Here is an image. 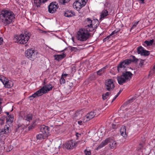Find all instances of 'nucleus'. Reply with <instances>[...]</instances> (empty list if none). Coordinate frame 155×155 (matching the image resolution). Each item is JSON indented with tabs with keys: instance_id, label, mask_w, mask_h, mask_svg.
Instances as JSON below:
<instances>
[{
	"instance_id": "7c9ffc66",
	"label": "nucleus",
	"mask_w": 155,
	"mask_h": 155,
	"mask_svg": "<svg viewBox=\"0 0 155 155\" xmlns=\"http://www.w3.org/2000/svg\"><path fill=\"white\" fill-rule=\"evenodd\" d=\"M34 2L35 5H36L37 7H40L41 3L39 2V1L38 0H34Z\"/></svg>"
},
{
	"instance_id": "4d7b16f0",
	"label": "nucleus",
	"mask_w": 155,
	"mask_h": 155,
	"mask_svg": "<svg viewBox=\"0 0 155 155\" xmlns=\"http://www.w3.org/2000/svg\"><path fill=\"white\" fill-rule=\"evenodd\" d=\"M46 78H45L44 80V81H43V83H44V86H45V84H46V83H45V81H46Z\"/></svg>"
},
{
	"instance_id": "79ce46f5",
	"label": "nucleus",
	"mask_w": 155,
	"mask_h": 155,
	"mask_svg": "<svg viewBox=\"0 0 155 155\" xmlns=\"http://www.w3.org/2000/svg\"><path fill=\"white\" fill-rule=\"evenodd\" d=\"M84 152L85 155H91V153L90 151H88L86 150H85Z\"/></svg>"
},
{
	"instance_id": "39448f33",
	"label": "nucleus",
	"mask_w": 155,
	"mask_h": 155,
	"mask_svg": "<svg viewBox=\"0 0 155 155\" xmlns=\"http://www.w3.org/2000/svg\"><path fill=\"white\" fill-rule=\"evenodd\" d=\"M85 30V29H81L78 33L77 38L78 40L81 41H86L90 36L91 34L89 32Z\"/></svg>"
},
{
	"instance_id": "ddd939ff",
	"label": "nucleus",
	"mask_w": 155,
	"mask_h": 155,
	"mask_svg": "<svg viewBox=\"0 0 155 155\" xmlns=\"http://www.w3.org/2000/svg\"><path fill=\"white\" fill-rule=\"evenodd\" d=\"M122 72V76L127 80V81L130 80L133 74L130 71H126L124 73Z\"/></svg>"
},
{
	"instance_id": "603ef678",
	"label": "nucleus",
	"mask_w": 155,
	"mask_h": 155,
	"mask_svg": "<svg viewBox=\"0 0 155 155\" xmlns=\"http://www.w3.org/2000/svg\"><path fill=\"white\" fill-rule=\"evenodd\" d=\"M138 22H139V21H137V22H136L135 23H134V25H133V26H132V28H133L134 27H136L137 25L138 24Z\"/></svg>"
},
{
	"instance_id": "c756f323",
	"label": "nucleus",
	"mask_w": 155,
	"mask_h": 155,
	"mask_svg": "<svg viewBox=\"0 0 155 155\" xmlns=\"http://www.w3.org/2000/svg\"><path fill=\"white\" fill-rule=\"evenodd\" d=\"M110 94V93L109 92H107L105 94H103L102 96V98L103 100H104L106 99L109 96Z\"/></svg>"
},
{
	"instance_id": "423d86ee",
	"label": "nucleus",
	"mask_w": 155,
	"mask_h": 155,
	"mask_svg": "<svg viewBox=\"0 0 155 155\" xmlns=\"http://www.w3.org/2000/svg\"><path fill=\"white\" fill-rule=\"evenodd\" d=\"M109 142L110 143L109 144V146L111 149H113L116 147V143L113 140H111L110 142V139L107 138L102 142L97 147V149L98 150L103 147Z\"/></svg>"
},
{
	"instance_id": "20e7f679",
	"label": "nucleus",
	"mask_w": 155,
	"mask_h": 155,
	"mask_svg": "<svg viewBox=\"0 0 155 155\" xmlns=\"http://www.w3.org/2000/svg\"><path fill=\"white\" fill-rule=\"evenodd\" d=\"M87 20L86 23L87 25L85 26L84 28L85 30L92 32L97 28L99 25L98 20L92 21L89 18H87Z\"/></svg>"
},
{
	"instance_id": "0e129e2a",
	"label": "nucleus",
	"mask_w": 155,
	"mask_h": 155,
	"mask_svg": "<svg viewBox=\"0 0 155 155\" xmlns=\"http://www.w3.org/2000/svg\"><path fill=\"white\" fill-rule=\"evenodd\" d=\"M118 95H117V94L115 96V97H114V98L116 99V98L118 97Z\"/></svg>"
},
{
	"instance_id": "bf43d9fd",
	"label": "nucleus",
	"mask_w": 155,
	"mask_h": 155,
	"mask_svg": "<svg viewBox=\"0 0 155 155\" xmlns=\"http://www.w3.org/2000/svg\"><path fill=\"white\" fill-rule=\"evenodd\" d=\"M111 36V35H109V36H107V37H106V38H107V40H109V38L110 37V36Z\"/></svg>"
},
{
	"instance_id": "338daca9",
	"label": "nucleus",
	"mask_w": 155,
	"mask_h": 155,
	"mask_svg": "<svg viewBox=\"0 0 155 155\" xmlns=\"http://www.w3.org/2000/svg\"><path fill=\"white\" fill-rule=\"evenodd\" d=\"M115 99H116L114 98L112 100L111 102H113L115 100Z\"/></svg>"
},
{
	"instance_id": "2eb2a0df",
	"label": "nucleus",
	"mask_w": 155,
	"mask_h": 155,
	"mask_svg": "<svg viewBox=\"0 0 155 155\" xmlns=\"http://www.w3.org/2000/svg\"><path fill=\"white\" fill-rule=\"evenodd\" d=\"M2 83L6 88H10L13 85V82L11 81H6L5 80H4Z\"/></svg>"
},
{
	"instance_id": "9b49d317",
	"label": "nucleus",
	"mask_w": 155,
	"mask_h": 155,
	"mask_svg": "<svg viewBox=\"0 0 155 155\" xmlns=\"http://www.w3.org/2000/svg\"><path fill=\"white\" fill-rule=\"evenodd\" d=\"M59 6L56 4V2L51 3L48 6V11L49 13H53L56 11V9L58 8Z\"/></svg>"
},
{
	"instance_id": "e2e57ef3",
	"label": "nucleus",
	"mask_w": 155,
	"mask_h": 155,
	"mask_svg": "<svg viewBox=\"0 0 155 155\" xmlns=\"http://www.w3.org/2000/svg\"><path fill=\"white\" fill-rule=\"evenodd\" d=\"M78 135H81V134H79L77 133H76V136H77V137H78Z\"/></svg>"
},
{
	"instance_id": "5701e85b",
	"label": "nucleus",
	"mask_w": 155,
	"mask_h": 155,
	"mask_svg": "<svg viewBox=\"0 0 155 155\" xmlns=\"http://www.w3.org/2000/svg\"><path fill=\"white\" fill-rule=\"evenodd\" d=\"M107 68V66H106L101 68V69H100L99 71H97V74L99 75H101L102 73H104L105 72V69Z\"/></svg>"
},
{
	"instance_id": "2f4dec72",
	"label": "nucleus",
	"mask_w": 155,
	"mask_h": 155,
	"mask_svg": "<svg viewBox=\"0 0 155 155\" xmlns=\"http://www.w3.org/2000/svg\"><path fill=\"white\" fill-rule=\"evenodd\" d=\"M136 99V97H133L131 98H130L129 100L127 101L126 102V103L127 104H128L131 103L133 102V101Z\"/></svg>"
},
{
	"instance_id": "9d476101",
	"label": "nucleus",
	"mask_w": 155,
	"mask_h": 155,
	"mask_svg": "<svg viewBox=\"0 0 155 155\" xmlns=\"http://www.w3.org/2000/svg\"><path fill=\"white\" fill-rule=\"evenodd\" d=\"M105 87L106 90L110 91H112L115 86L112 79H110L106 81L105 83Z\"/></svg>"
},
{
	"instance_id": "bb28decb",
	"label": "nucleus",
	"mask_w": 155,
	"mask_h": 155,
	"mask_svg": "<svg viewBox=\"0 0 155 155\" xmlns=\"http://www.w3.org/2000/svg\"><path fill=\"white\" fill-rule=\"evenodd\" d=\"M144 50V48L141 46L137 48V52L138 54H140L141 55Z\"/></svg>"
},
{
	"instance_id": "ea45409f",
	"label": "nucleus",
	"mask_w": 155,
	"mask_h": 155,
	"mask_svg": "<svg viewBox=\"0 0 155 155\" xmlns=\"http://www.w3.org/2000/svg\"><path fill=\"white\" fill-rule=\"evenodd\" d=\"M80 116V114L78 111L76 112L74 115V116L75 117H78V116Z\"/></svg>"
},
{
	"instance_id": "c9c22d12",
	"label": "nucleus",
	"mask_w": 155,
	"mask_h": 155,
	"mask_svg": "<svg viewBox=\"0 0 155 155\" xmlns=\"http://www.w3.org/2000/svg\"><path fill=\"white\" fill-rule=\"evenodd\" d=\"M143 54H142L141 55H143L144 56H147L149 55L150 53V51L146 50H144V51L143 52Z\"/></svg>"
},
{
	"instance_id": "58836bf2",
	"label": "nucleus",
	"mask_w": 155,
	"mask_h": 155,
	"mask_svg": "<svg viewBox=\"0 0 155 155\" xmlns=\"http://www.w3.org/2000/svg\"><path fill=\"white\" fill-rule=\"evenodd\" d=\"M78 50V49L77 48H75V47H71L70 50L71 51H74V52H76Z\"/></svg>"
},
{
	"instance_id": "dca6fc26",
	"label": "nucleus",
	"mask_w": 155,
	"mask_h": 155,
	"mask_svg": "<svg viewBox=\"0 0 155 155\" xmlns=\"http://www.w3.org/2000/svg\"><path fill=\"white\" fill-rule=\"evenodd\" d=\"M117 80L119 84L121 85H122L123 83L127 81L125 78L122 76V75L117 77Z\"/></svg>"
},
{
	"instance_id": "0eeeda50",
	"label": "nucleus",
	"mask_w": 155,
	"mask_h": 155,
	"mask_svg": "<svg viewBox=\"0 0 155 155\" xmlns=\"http://www.w3.org/2000/svg\"><path fill=\"white\" fill-rule=\"evenodd\" d=\"M130 64V60H126L120 62L117 66V70L118 72H122L124 70H126L127 66Z\"/></svg>"
},
{
	"instance_id": "473e14b6",
	"label": "nucleus",
	"mask_w": 155,
	"mask_h": 155,
	"mask_svg": "<svg viewBox=\"0 0 155 155\" xmlns=\"http://www.w3.org/2000/svg\"><path fill=\"white\" fill-rule=\"evenodd\" d=\"M136 99V97H133L131 98H130L129 100L127 101L126 102V103L127 104H128L131 103L133 102V101Z\"/></svg>"
},
{
	"instance_id": "393cba45",
	"label": "nucleus",
	"mask_w": 155,
	"mask_h": 155,
	"mask_svg": "<svg viewBox=\"0 0 155 155\" xmlns=\"http://www.w3.org/2000/svg\"><path fill=\"white\" fill-rule=\"evenodd\" d=\"M45 92H46V93L48 91H49L52 90V87L51 84H49L48 85H45Z\"/></svg>"
},
{
	"instance_id": "6ab92c4d",
	"label": "nucleus",
	"mask_w": 155,
	"mask_h": 155,
	"mask_svg": "<svg viewBox=\"0 0 155 155\" xmlns=\"http://www.w3.org/2000/svg\"><path fill=\"white\" fill-rule=\"evenodd\" d=\"M45 91V86H43L41 89L37 91L36 93L37 94L38 97L42 95L43 94L46 93V92Z\"/></svg>"
},
{
	"instance_id": "f704fd0d",
	"label": "nucleus",
	"mask_w": 155,
	"mask_h": 155,
	"mask_svg": "<svg viewBox=\"0 0 155 155\" xmlns=\"http://www.w3.org/2000/svg\"><path fill=\"white\" fill-rule=\"evenodd\" d=\"M38 97L37 94L35 93L29 97V98L30 100H32L34 98Z\"/></svg>"
},
{
	"instance_id": "09e8293b",
	"label": "nucleus",
	"mask_w": 155,
	"mask_h": 155,
	"mask_svg": "<svg viewBox=\"0 0 155 155\" xmlns=\"http://www.w3.org/2000/svg\"><path fill=\"white\" fill-rule=\"evenodd\" d=\"M34 128V126L33 125L29 126L28 127V130H30L31 129H33Z\"/></svg>"
},
{
	"instance_id": "864d4df0",
	"label": "nucleus",
	"mask_w": 155,
	"mask_h": 155,
	"mask_svg": "<svg viewBox=\"0 0 155 155\" xmlns=\"http://www.w3.org/2000/svg\"><path fill=\"white\" fill-rule=\"evenodd\" d=\"M144 141H145V140H143V141H142L143 142V143H140V145L141 146V147H140L141 148L143 147V143L144 142Z\"/></svg>"
},
{
	"instance_id": "5fc2aeb1",
	"label": "nucleus",
	"mask_w": 155,
	"mask_h": 155,
	"mask_svg": "<svg viewBox=\"0 0 155 155\" xmlns=\"http://www.w3.org/2000/svg\"><path fill=\"white\" fill-rule=\"evenodd\" d=\"M47 1V0H39V2L41 3H44Z\"/></svg>"
},
{
	"instance_id": "f3484780",
	"label": "nucleus",
	"mask_w": 155,
	"mask_h": 155,
	"mask_svg": "<svg viewBox=\"0 0 155 155\" xmlns=\"http://www.w3.org/2000/svg\"><path fill=\"white\" fill-rule=\"evenodd\" d=\"M109 15L108 12L106 9H104L101 13L100 20L106 18V17Z\"/></svg>"
},
{
	"instance_id": "69168bd1",
	"label": "nucleus",
	"mask_w": 155,
	"mask_h": 155,
	"mask_svg": "<svg viewBox=\"0 0 155 155\" xmlns=\"http://www.w3.org/2000/svg\"><path fill=\"white\" fill-rule=\"evenodd\" d=\"M107 40V38H105L103 39V41H105Z\"/></svg>"
},
{
	"instance_id": "13d9d810",
	"label": "nucleus",
	"mask_w": 155,
	"mask_h": 155,
	"mask_svg": "<svg viewBox=\"0 0 155 155\" xmlns=\"http://www.w3.org/2000/svg\"><path fill=\"white\" fill-rule=\"evenodd\" d=\"M116 126L115 125L113 124L112 127L113 129H115V128H116Z\"/></svg>"
},
{
	"instance_id": "f8f14e48",
	"label": "nucleus",
	"mask_w": 155,
	"mask_h": 155,
	"mask_svg": "<svg viewBox=\"0 0 155 155\" xmlns=\"http://www.w3.org/2000/svg\"><path fill=\"white\" fill-rule=\"evenodd\" d=\"M40 130L41 132L44 135H46V136L48 137L50 129L48 126L42 125L41 126Z\"/></svg>"
},
{
	"instance_id": "4468645a",
	"label": "nucleus",
	"mask_w": 155,
	"mask_h": 155,
	"mask_svg": "<svg viewBox=\"0 0 155 155\" xmlns=\"http://www.w3.org/2000/svg\"><path fill=\"white\" fill-rule=\"evenodd\" d=\"M75 143L71 140L68 141L65 144V147L67 149H72L75 146Z\"/></svg>"
},
{
	"instance_id": "8fccbe9b",
	"label": "nucleus",
	"mask_w": 155,
	"mask_h": 155,
	"mask_svg": "<svg viewBox=\"0 0 155 155\" xmlns=\"http://www.w3.org/2000/svg\"><path fill=\"white\" fill-rule=\"evenodd\" d=\"M68 75V74H63L61 75V77L63 78H65Z\"/></svg>"
},
{
	"instance_id": "c85d7f7f",
	"label": "nucleus",
	"mask_w": 155,
	"mask_h": 155,
	"mask_svg": "<svg viewBox=\"0 0 155 155\" xmlns=\"http://www.w3.org/2000/svg\"><path fill=\"white\" fill-rule=\"evenodd\" d=\"M154 40L153 39L150 40L149 41L146 40L145 41L144 43L147 44V46L152 45Z\"/></svg>"
},
{
	"instance_id": "4be33fe9",
	"label": "nucleus",
	"mask_w": 155,
	"mask_h": 155,
	"mask_svg": "<svg viewBox=\"0 0 155 155\" xmlns=\"http://www.w3.org/2000/svg\"><path fill=\"white\" fill-rule=\"evenodd\" d=\"M48 137L46 135H44L43 134H39L36 135L37 139L40 140L46 139Z\"/></svg>"
},
{
	"instance_id": "37998d69",
	"label": "nucleus",
	"mask_w": 155,
	"mask_h": 155,
	"mask_svg": "<svg viewBox=\"0 0 155 155\" xmlns=\"http://www.w3.org/2000/svg\"><path fill=\"white\" fill-rule=\"evenodd\" d=\"M68 86L70 87H73V83L71 81H68Z\"/></svg>"
},
{
	"instance_id": "a19ab883",
	"label": "nucleus",
	"mask_w": 155,
	"mask_h": 155,
	"mask_svg": "<svg viewBox=\"0 0 155 155\" xmlns=\"http://www.w3.org/2000/svg\"><path fill=\"white\" fill-rule=\"evenodd\" d=\"M65 80L64 79V78L61 77V78L60 80V81L61 84H64L65 82Z\"/></svg>"
},
{
	"instance_id": "72a5a7b5",
	"label": "nucleus",
	"mask_w": 155,
	"mask_h": 155,
	"mask_svg": "<svg viewBox=\"0 0 155 155\" xmlns=\"http://www.w3.org/2000/svg\"><path fill=\"white\" fill-rule=\"evenodd\" d=\"M81 2H80L81 6L82 7H83L86 5V2L87 1V0H81Z\"/></svg>"
},
{
	"instance_id": "a18cd8bd",
	"label": "nucleus",
	"mask_w": 155,
	"mask_h": 155,
	"mask_svg": "<svg viewBox=\"0 0 155 155\" xmlns=\"http://www.w3.org/2000/svg\"><path fill=\"white\" fill-rule=\"evenodd\" d=\"M5 78L2 75H0V81H1L2 83L3 82V79H5Z\"/></svg>"
},
{
	"instance_id": "49530a36",
	"label": "nucleus",
	"mask_w": 155,
	"mask_h": 155,
	"mask_svg": "<svg viewBox=\"0 0 155 155\" xmlns=\"http://www.w3.org/2000/svg\"><path fill=\"white\" fill-rule=\"evenodd\" d=\"M144 60H141L139 64V65L140 67H142V66L144 64Z\"/></svg>"
},
{
	"instance_id": "a211bd4d",
	"label": "nucleus",
	"mask_w": 155,
	"mask_h": 155,
	"mask_svg": "<svg viewBox=\"0 0 155 155\" xmlns=\"http://www.w3.org/2000/svg\"><path fill=\"white\" fill-rule=\"evenodd\" d=\"M81 1V0H77L76 1L74 2L73 5V6H75V8L76 9L78 10H80V9L82 7L81 6V3L80 2H80Z\"/></svg>"
},
{
	"instance_id": "cd10ccee",
	"label": "nucleus",
	"mask_w": 155,
	"mask_h": 155,
	"mask_svg": "<svg viewBox=\"0 0 155 155\" xmlns=\"http://www.w3.org/2000/svg\"><path fill=\"white\" fill-rule=\"evenodd\" d=\"M131 57H132V59H126V60H130V63L132 62L136 63L138 61V59L136 58V57L134 55H131Z\"/></svg>"
},
{
	"instance_id": "6e6552de",
	"label": "nucleus",
	"mask_w": 155,
	"mask_h": 155,
	"mask_svg": "<svg viewBox=\"0 0 155 155\" xmlns=\"http://www.w3.org/2000/svg\"><path fill=\"white\" fill-rule=\"evenodd\" d=\"M99 114V111L98 109H96L93 111H91L86 115L84 117V119H86L85 121L89 120L94 117L97 116Z\"/></svg>"
},
{
	"instance_id": "aec40b11",
	"label": "nucleus",
	"mask_w": 155,
	"mask_h": 155,
	"mask_svg": "<svg viewBox=\"0 0 155 155\" xmlns=\"http://www.w3.org/2000/svg\"><path fill=\"white\" fill-rule=\"evenodd\" d=\"M120 133L121 135L124 137H127L126 132V127L125 126L122 127L120 129Z\"/></svg>"
},
{
	"instance_id": "6e6d98bb",
	"label": "nucleus",
	"mask_w": 155,
	"mask_h": 155,
	"mask_svg": "<svg viewBox=\"0 0 155 155\" xmlns=\"http://www.w3.org/2000/svg\"><path fill=\"white\" fill-rule=\"evenodd\" d=\"M82 121L81 120H79L78 121V123L80 125H81L82 124Z\"/></svg>"
},
{
	"instance_id": "1a4fd4ad",
	"label": "nucleus",
	"mask_w": 155,
	"mask_h": 155,
	"mask_svg": "<svg viewBox=\"0 0 155 155\" xmlns=\"http://www.w3.org/2000/svg\"><path fill=\"white\" fill-rule=\"evenodd\" d=\"M25 55L32 61H33L37 57L36 52L32 49H28L26 51Z\"/></svg>"
},
{
	"instance_id": "c03bdc74",
	"label": "nucleus",
	"mask_w": 155,
	"mask_h": 155,
	"mask_svg": "<svg viewBox=\"0 0 155 155\" xmlns=\"http://www.w3.org/2000/svg\"><path fill=\"white\" fill-rule=\"evenodd\" d=\"M119 31V30H115L112 33L110 34V35H114L115 34H116L117 32H118Z\"/></svg>"
},
{
	"instance_id": "b1692460",
	"label": "nucleus",
	"mask_w": 155,
	"mask_h": 155,
	"mask_svg": "<svg viewBox=\"0 0 155 155\" xmlns=\"http://www.w3.org/2000/svg\"><path fill=\"white\" fill-rule=\"evenodd\" d=\"M24 119L30 122V120L32 119V114H28L24 117Z\"/></svg>"
},
{
	"instance_id": "a878e982",
	"label": "nucleus",
	"mask_w": 155,
	"mask_h": 155,
	"mask_svg": "<svg viewBox=\"0 0 155 155\" xmlns=\"http://www.w3.org/2000/svg\"><path fill=\"white\" fill-rule=\"evenodd\" d=\"M73 14L71 11H67L64 13V15L66 17H71L73 16Z\"/></svg>"
},
{
	"instance_id": "052dcab7",
	"label": "nucleus",
	"mask_w": 155,
	"mask_h": 155,
	"mask_svg": "<svg viewBox=\"0 0 155 155\" xmlns=\"http://www.w3.org/2000/svg\"><path fill=\"white\" fill-rule=\"evenodd\" d=\"M19 128V127H18V128H16V129H15V131L16 132L17 131V130H18V129Z\"/></svg>"
},
{
	"instance_id": "412c9836",
	"label": "nucleus",
	"mask_w": 155,
	"mask_h": 155,
	"mask_svg": "<svg viewBox=\"0 0 155 155\" xmlns=\"http://www.w3.org/2000/svg\"><path fill=\"white\" fill-rule=\"evenodd\" d=\"M66 57V54L64 53L61 54H58L54 55L55 59L58 61H59L64 58Z\"/></svg>"
},
{
	"instance_id": "de8ad7c7",
	"label": "nucleus",
	"mask_w": 155,
	"mask_h": 155,
	"mask_svg": "<svg viewBox=\"0 0 155 155\" xmlns=\"http://www.w3.org/2000/svg\"><path fill=\"white\" fill-rule=\"evenodd\" d=\"M2 99L1 98H0V105L2 104ZM2 110V108H1V107L0 106V114H1V111Z\"/></svg>"
},
{
	"instance_id": "4c0bfd02",
	"label": "nucleus",
	"mask_w": 155,
	"mask_h": 155,
	"mask_svg": "<svg viewBox=\"0 0 155 155\" xmlns=\"http://www.w3.org/2000/svg\"><path fill=\"white\" fill-rule=\"evenodd\" d=\"M5 117L4 116L2 117L1 118H0V125H3L5 122Z\"/></svg>"
},
{
	"instance_id": "680f3d73",
	"label": "nucleus",
	"mask_w": 155,
	"mask_h": 155,
	"mask_svg": "<svg viewBox=\"0 0 155 155\" xmlns=\"http://www.w3.org/2000/svg\"><path fill=\"white\" fill-rule=\"evenodd\" d=\"M122 91L121 90H120L119 92H118V94H117V95H119V94H120L121 93V92Z\"/></svg>"
},
{
	"instance_id": "f03ea898",
	"label": "nucleus",
	"mask_w": 155,
	"mask_h": 155,
	"mask_svg": "<svg viewBox=\"0 0 155 155\" xmlns=\"http://www.w3.org/2000/svg\"><path fill=\"white\" fill-rule=\"evenodd\" d=\"M7 115L5 118L6 119V124L5 126L4 129H2L0 131V135L4 134H8L9 132L10 126L12 125V123L13 122L14 117L12 115L9 114V112L5 113Z\"/></svg>"
},
{
	"instance_id": "f257e3e1",
	"label": "nucleus",
	"mask_w": 155,
	"mask_h": 155,
	"mask_svg": "<svg viewBox=\"0 0 155 155\" xmlns=\"http://www.w3.org/2000/svg\"><path fill=\"white\" fill-rule=\"evenodd\" d=\"M15 18V15L10 10H3L0 13V20L5 26L12 23Z\"/></svg>"
},
{
	"instance_id": "7ed1b4c3",
	"label": "nucleus",
	"mask_w": 155,
	"mask_h": 155,
	"mask_svg": "<svg viewBox=\"0 0 155 155\" xmlns=\"http://www.w3.org/2000/svg\"><path fill=\"white\" fill-rule=\"evenodd\" d=\"M30 34L27 31H25L24 34H21L19 35H16L14 38V41L18 43L21 44H26L29 40Z\"/></svg>"
},
{
	"instance_id": "3c124183",
	"label": "nucleus",
	"mask_w": 155,
	"mask_h": 155,
	"mask_svg": "<svg viewBox=\"0 0 155 155\" xmlns=\"http://www.w3.org/2000/svg\"><path fill=\"white\" fill-rule=\"evenodd\" d=\"M3 42V39L2 37H0V45H1L2 44Z\"/></svg>"
},
{
	"instance_id": "e433bc0d",
	"label": "nucleus",
	"mask_w": 155,
	"mask_h": 155,
	"mask_svg": "<svg viewBox=\"0 0 155 155\" xmlns=\"http://www.w3.org/2000/svg\"><path fill=\"white\" fill-rule=\"evenodd\" d=\"M70 0H59V2L61 4L64 5L68 2Z\"/></svg>"
}]
</instances>
